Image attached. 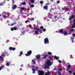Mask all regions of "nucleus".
Here are the masks:
<instances>
[{"mask_svg":"<svg viewBox=\"0 0 75 75\" xmlns=\"http://www.w3.org/2000/svg\"><path fill=\"white\" fill-rule=\"evenodd\" d=\"M54 17H55V18H57V17L56 16H54Z\"/></svg>","mask_w":75,"mask_h":75,"instance_id":"nucleus-59","label":"nucleus"},{"mask_svg":"<svg viewBox=\"0 0 75 75\" xmlns=\"http://www.w3.org/2000/svg\"><path fill=\"white\" fill-rule=\"evenodd\" d=\"M0 67H1V69H2V68L4 67V66H3V65H2Z\"/></svg>","mask_w":75,"mask_h":75,"instance_id":"nucleus-41","label":"nucleus"},{"mask_svg":"<svg viewBox=\"0 0 75 75\" xmlns=\"http://www.w3.org/2000/svg\"><path fill=\"white\" fill-rule=\"evenodd\" d=\"M62 8V9H63L62 10V11H64V10H65V9H64V8Z\"/></svg>","mask_w":75,"mask_h":75,"instance_id":"nucleus-46","label":"nucleus"},{"mask_svg":"<svg viewBox=\"0 0 75 75\" xmlns=\"http://www.w3.org/2000/svg\"><path fill=\"white\" fill-rule=\"evenodd\" d=\"M71 65H68L67 67L69 69V68H71Z\"/></svg>","mask_w":75,"mask_h":75,"instance_id":"nucleus-29","label":"nucleus"},{"mask_svg":"<svg viewBox=\"0 0 75 75\" xmlns=\"http://www.w3.org/2000/svg\"><path fill=\"white\" fill-rule=\"evenodd\" d=\"M6 66L8 67L10 65V64H9V63H8V62H7L6 63Z\"/></svg>","mask_w":75,"mask_h":75,"instance_id":"nucleus-18","label":"nucleus"},{"mask_svg":"<svg viewBox=\"0 0 75 75\" xmlns=\"http://www.w3.org/2000/svg\"><path fill=\"white\" fill-rule=\"evenodd\" d=\"M40 28L41 30H43V29L44 28V26H41L40 27Z\"/></svg>","mask_w":75,"mask_h":75,"instance_id":"nucleus-20","label":"nucleus"},{"mask_svg":"<svg viewBox=\"0 0 75 75\" xmlns=\"http://www.w3.org/2000/svg\"><path fill=\"white\" fill-rule=\"evenodd\" d=\"M31 24H30L29 25V27H30V28H31Z\"/></svg>","mask_w":75,"mask_h":75,"instance_id":"nucleus-42","label":"nucleus"},{"mask_svg":"<svg viewBox=\"0 0 75 75\" xmlns=\"http://www.w3.org/2000/svg\"><path fill=\"white\" fill-rule=\"evenodd\" d=\"M48 54L49 55H52V53H51V52H48Z\"/></svg>","mask_w":75,"mask_h":75,"instance_id":"nucleus-19","label":"nucleus"},{"mask_svg":"<svg viewBox=\"0 0 75 75\" xmlns=\"http://www.w3.org/2000/svg\"><path fill=\"white\" fill-rule=\"evenodd\" d=\"M63 34L64 35L66 36L68 34V32H67L64 31L63 32Z\"/></svg>","mask_w":75,"mask_h":75,"instance_id":"nucleus-14","label":"nucleus"},{"mask_svg":"<svg viewBox=\"0 0 75 75\" xmlns=\"http://www.w3.org/2000/svg\"><path fill=\"white\" fill-rule=\"evenodd\" d=\"M47 5H50V3H47Z\"/></svg>","mask_w":75,"mask_h":75,"instance_id":"nucleus-45","label":"nucleus"},{"mask_svg":"<svg viewBox=\"0 0 75 75\" xmlns=\"http://www.w3.org/2000/svg\"><path fill=\"white\" fill-rule=\"evenodd\" d=\"M3 5H4V4H3V2H1L0 3V6H3Z\"/></svg>","mask_w":75,"mask_h":75,"instance_id":"nucleus-30","label":"nucleus"},{"mask_svg":"<svg viewBox=\"0 0 75 75\" xmlns=\"http://www.w3.org/2000/svg\"><path fill=\"white\" fill-rule=\"evenodd\" d=\"M31 67H34V66H33V65Z\"/></svg>","mask_w":75,"mask_h":75,"instance_id":"nucleus-55","label":"nucleus"},{"mask_svg":"<svg viewBox=\"0 0 75 75\" xmlns=\"http://www.w3.org/2000/svg\"><path fill=\"white\" fill-rule=\"evenodd\" d=\"M52 10H53V9H51V10L50 11H52Z\"/></svg>","mask_w":75,"mask_h":75,"instance_id":"nucleus-52","label":"nucleus"},{"mask_svg":"<svg viewBox=\"0 0 75 75\" xmlns=\"http://www.w3.org/2000/svg\"><path fill=\"white\" fill-rule=\"evenodd\" d=\"M34 7V4H32L31 5V7Z\"/></svg>","mask_w":75,"mask_h":75,"instance_id":"nucleus-36","label":"nucleus"},{"mask_svg":"<svg viewBox=\"0 0 75 75\" xmlns=\"http://www.w3.org/2000/svg\"><path fill=\"white\" fill-rule=\"evenodd\" d=\"M17 8V6L14 5L13 7H12L13 10H15Z\"/></svg>","mask_w":75,"mask_h":75,"instance_id":"nucleus-12","label":"nucleus"},{"mask_svg":"<svg viewBox=\"0 0 75 75\" xmlns=\"http://www.w3.org/2000/svg\"><path fill=\"white\" fill-rule=\"evenodd\" d=\"M7 14V12H3V13H2V15H6Z\"/></svg>","mask_w":75,"mask_h":75,"instance_id":"nucleus-16","label":"nucleus"},{"mask_svg":"<svg viewBox=\"0 0 75 75\" xmlns=\"http://www.w3.org/2000/svg\"><path fill=\"white\" fill-rule=\"evenodd\" d=\"M54 75H57V74L56 73H54Z\"/></svg>","mask_w":75,"mask_h":75,"instance_id":"nucleus-64","label":"nucleus"},{"mask_svg":"<svg viewBox=\"0 0 75 75\" xmlns=\"http://www.w3.org/2000/svg\"><path fill=\"white\" fill-rule=\"evenodd\" d=\"M58 74L59 75H61V73H58Z\"/></svg>","mask_w":75,"mask_h":75,"instance_id":"nucleus-62","label":"nucleus"},{"mask_svg":"<svg viewBox=\"0 0 75 75\" xmlns=\"http://www.w3.org/2000/svg\"><path fill=\"white\" fill-rule=\"evenodd\" d=\"M71 32H69L68 33V34H71Z\"/></svg>","mask_w":75,"mask_h":75,"instance_id":"nucleus-53","label":"nucleus"},{"mask_svg":"<svg viewBox=\"0 0 75 75\" xmlns=\"http://www.w3.org/2000/svg\"><path fill=\"white\" fill-rule=\"evenodd\" d=\"M16 22H15L13 23H12L11 25V26H13V25H15V24H16Z\"/></svg>","mask_w":75,"mask_h":75,"instance_id":"nucleus-21","label":"nucleus"},{"mask_svg":"<svg viewBox=\"0 0 75 75\" xmlns=\"http://www.w3.org/2000/svg\"><path fill=\"white\" fill-rule=\"evenodd\" d=\"M34 29H36V30H38V31L39 30H40V29L37 28H34Z\"/></svg>","mask_w":75,"mask_h":75,"instance_id":"nucleus-32","label":"nucleus"},{"mask_svg":"<svg viewBox=\"0 0 75 75\" xmlns=\"http://www.w3.org/2000/svg\"><path fill=\"white\" fill-rule=\"evenodd\" d=\"M30 15H32L33 13H30Z\"/></svg>","mask_w":75,"mask_h":75,"instance_id":"nucleus-61","label":"nucleus"},{"mask_svg":"<svg viewBox=\"0 0 75 75\" xmlns=\"http://www.w3.org/2000/svg\"><path fill=\"white\" fill-rule=\"evenodd\" d=\"M73 37H75V34H73Z\"/></svg>","mask_w":75,"mask_h":75,"instance_id":"nucleus-48","label":"nucleus"},{"mask_svg":"<svg viewBox=\"0 0 75 75\" xmlns=\"http://www.w3.org/2000/svg\"><path fill=\"white\" fill-rule=\"evenodd\" d=\"M35 69H34V68H33L32 69V71H33V74H35V71H37V70H38V67H35Z\"/></svg>","mask_w":75,"mask_h":75,"instance_id":"nucleus-5","label":"nucleus"},{"mask_svg":"<svg viewBox=\"0 0 75 75\" xmlns=\"http://www.w3.org/2000/svg\"><path fill=\"white\" fill-rule=\"evenodd\" d=\"M3 17L4 18H7V16L6 15H3Z\"/></svg>","mask_w":75,"mask_h":75,"instance_id":"nucleus-23","label":"nucleus"},{"mask_svg":"<svg viewBox=\"0 0 75 75\" xmlns=\"http://www.w3.org/2000/svg\"><path fill=\"white\" fill-rule=\"evenodd\" d=\"M15 2L14 1H12V3H15Z\"/></svg>","mask_w":75,"mask_h":75,"instance_id":"nucleus-50","label":"nucleus"},{"mask_svg":"<svg viewBox=\"0 0 75 75\" xmlns=\"http://www.w3.org/2000/svg\"><path fill=\"white\" fill-rule=\"evenodd\" d=\"M73 74V75H75V73H74Z\"/></svg>","mask_w":75,"mask_h":75,"instance_id":"nucleus-63","label":"nucleus"},{"mask_svg":"<svg viewBox=\"0 0 75 75\" xmlns=\"http://www.w3.org/2000/svg\"><path fill=\"white\" fill-rule=\"evenodd\" d=\"M36 58L37 59H39L40 58V56L39 55H36Z\"/></svg>","mask_w":75,"mask_h":75,"instance_id":"nucleus-10","label":"nucleus"},{"mask_svg":"<svg viewBox=\"0 0 75 75\" xmlns=\"http://www.w3.org/2000/svg\"><path fill=\"white\" fill-rule=\"evenodd\" d=\"M1 68L0 67V71H1Z\"/></svg>","mask_w":75,"mask_h":75,"instance_id":"nucleus-54","label":"nucleus"},{"mask_svg":"<svg viewBox=\"0 0 75 75\" xmlns=\"http://www.w3.org/2000/svg\"><path fill=\"white\" fill-rule=\"evenodd\" d=\"M22 54H23V51H21L20 52V55H19V57H21V55H22Z\"/></svg>","mask_w":75,"mask_h":75,"instance_id":"nucleus-17","label":"nucleus"},{"mask_svg":"<svg viewBox=\"0 0 75 75\" xmlns=\"http://www.w3.org/2000/svg\"><path fill=\"white\" fill-rule=\"evenodd\" d=\"M32 61L33 62V63L34 64H35V61H34V60L32 59Z\"/></svg>","mask_w":75,"mask_h":75,"instance_id":"nucleus-22","label":"nucleus"},{"mask_svg":"<svg viewBox=\"0 0 75 75\" xmlns=\"http://www.w3.org/2000/svg\"><path fill=\"white\" fill-rule=\"evenodd\" d=\"M51 75L50 74V72L49 71H48L47 72H46V74H45V75Z\"/></svg>","mask_w":75,"mask_h":75,"instance_id":"nucleus-9","label":"nucleus"},{"mask_svg":"<svg viewBox=\"0 0 75 75\" xmlns=\"http://www.w3.org/2000/svg\"><path fill=\"white\" fill-rule=\"evenodd\" d=\"M32 54V51L31 50H30L28 51L27 53V54H25L26 56H28L29 55H31Z\"/></svg>","mask_w":75,"mask_h":75,"instance_id":"nucleus-3","label":"nucleus"},{"mask_svg":"<svg viewBox=\"0 0 75 75\" xmlns=\"http://www.w3.org/2000/svg\"><path fill=\"white\" fill-rule=\"evenodd\" d=\"M53 64V60L52 62H51V61L49 60L47 61L45 64V66L44 67L45 69H50V66H51V65Z\"/></svg>","mask_w":75,"mask_h":75,"instance_id":"nucleus-1","label":"nucleus"},{"mask_svg":"<svg viewBox=\"0 0 75 75\" xmlns=\"http://www.w3.org/2000/svg\"><path fill=\"white\" fill-rule=\"evenodd\" d=\"M62 69H63L62 68H60L59 69V71H62Z\"/></svg>","mask_w":75,"mask_h":75,"instance_id":"nucleus-33","label":"nucleus"},{"mask_svg":"<svg viewBox=\"0 0 75 75\" xmlns=\"http://www.w3.org/2000/svg\"><path fill=\"white\" fill-rule=\"evenodd\" d=\"M66 10H68V8H66Z\"/></svg>","mask_w":75,"mask_h":75,"instance_id":"nucleus-56","label":"nucleus"},{"mask_svg":"<svg viewBox=\"0 0 75 75\" xmlns=\"http://www.w3.org/2000/svg\"><path fill=\"white\" fill-rule=\"evenodd\" d=\"M35 33L37 35H38V31H35Z\"/></svg>","mask_w":75,"mask_h":75,"instance_id":"nucleus-25","label":"nucleus"},{"mask_svg":"<svg viewBox=\"0 0 75 75\" xmlns=\"http://www.w3.org/2000/svg\"><path fill=\"white\" fill-rule=\"evenodd\" d=\"M11 31H13L14 30H17V28L16 27H14L13 28H11Z\"/></svg>","mask_w":75,"mask_h":75,"instance_id":"nucleus-8","label":"nucleus"},{"mask_svg":"<svg viewBox=\"0 0 75 75\" xmlns=\"http://www.w3.org/2000/svg\"><path fill=\"white\" fill-rule=\"evenodd\" d=\"M68 72H69V73H70V74H72V71L70 70L68 71Z\"/></svg>","mask_w":75,"mask_h":75,"instance_id":"nucleus-35","label":"nucleus"},{"mask_svg":"<svg viewBox=\"0 0 75 75\" xmlns=\"http://www.w3.org/2000/svg\"><path fill=\"white\" fill-rule=\"evenodd\" d=\"M74 29H71V31L72 32H74Z\"/></svg>","mask_w":75,"mask_h":75,"instance_id":"nucleus-39","label":"nucleus"},{"mask_svg":"<svg viewBox=\"0 0 75 75\" xmlns=\"http://www.w3.org/2000/svg\"><path fill=\"white\" fill-rule=\"evenodd\" d=\"M49 18H52V17H49Z\"/></svg>","mask_w":75,"mask_h":75,"instance_id":"nucleus-57","label":"nucleus"},{"mask_svg":"<svg viewBox=\"0 0 75 75\" xmlns=\"http://www.w3.org/2000/svg\"><path fill=\"white\" fill-rule=\"evenodd\" d=\"M46 57H47V56H48V54H45V55Z\"/></svg>","mask_w":75,"mask_h":75,"instance_id":"nucleus-49","label":"nucleus"},{"mask_svg":"<svg viewBox=\"0 0 75 75\" xmlns=\"http://www.w3.org/2000/svg\"><path fill=\"white\" fill-rule=\"evenodd\" d=\"M9 50H13V51H15V50H16V48L14 47L13 48L12 47H10L9 48Z\"/></svg>","mask_w":75,"mask_h":75,"instance_id":"nucleus-7","label":"nucleus"},{"mask_svg":"<svg viewBox=\"0 0 75 75\" xmlns=\"http://www.w3.org/2000/svg\"><path fill=\"white\" fill-rule=\"evenodd\" d=\"M40 4H43L44 3V1H40Z\"/></svg>","mask_w":75,"mask_h":75,"instance_id":"nucleus-28","label":"nucleus"},{"mask_svg":"<svg viewBox=\"0 0 75 75\" xmlns=\"http://www.w3.org/2000/svg\"><path fill=\"white\" fill-rule=\"evenodd\" d=\"M75 18L74 15H71V17H70L69 18V20L70 21L72 20V19H74Z\"/></svg>","mask_w":75,"mask_h":75,"instance_id":"nucleus-6","label":"nucleus"},{"mask_svg":"<svg viewBox=\"0 0 75 75\" xmlns=\"http://www.w3.org/2000/svg\"><path fill=\"white\" fill-rule=\"evenodd\" d=\"M59 33H62V34H64V33L63 32V30H62V29H60L59 30Z\"/></svg>","mask_w":75,"mask_h":75,"instance_id":"nucleus-13","label":"nucleus"},{"mask_svg":"<svg viewBox=\"0 0 75 75\" xmlns=\"http://www.w3.org/2000/svg\"><path fill=\"white\" fill-rule=\"evenodd\" d=\"M21 9L22 10H25V8L24 7H22L21 8Z\"/></svg>","mask_w":75,"mask_h":75,"instance_id":"nucleus-27","label":"nucleus"},{"mask_svg":"<svg viewBox=\"0 0 75 75\" xmlns=\"http://www.w3.org/2000/svg\"><path fill=\"white\" fill-rule=\"evenodd\" d=\"M42 30H43V31L45 32V31H46V29H45L43 28Z\"/></svg>","mask_w":75,"mask_h":75,"instance_id":"nucleus-40","label":"nucleus"},{"mask_svg":"<svg viewBox=\"0 0 75 75\" xmlns=\"http://www.w3.org/2000/svg\"><path fill=\"white\" fill-rule=\"evenodd\" d=\"M49 58L50 60H52V57H49Z\"/></svg>","mask_w":75,"mask_h":75,"instance_id":"nucleus-34","label":"nucleus"},{"mask_svg":"<svg viewBox=\"0 0 75 75\" xmlns=\"http://www.w3.org/2000/svg\"><path fill=\"white\" fill-rule=\"evenodd\" d=\"M8 40H7V41H6V42L7 43V42H8Z\"/></svg>","mask_w":75,"mask_h":75,"instance_id":"nucleus-60","label":"nucleus"},{"mask_svg":"<svg viewBox=\"0 0 75 75\" xmlns=\"http://www.w3.org/2000/svg\"><path fill=\"white\" fill-rule=\"evenodd\" d=\"M71 28H75V25H72Z\"/></svg>","mask_w":75,"mask_h":75,"instance_id":"nucleus-31","label":"nucleus"},{"mask_svg":"<svg viewBox=\"0 0 75 75\" xmlns=\"http://www.w3.org/2000/svg\"><path fill=\"white\" fill-rule=\"evenodd\" d=\"M73 24H73V25H75V22H74Z\"/></svg>","mask_w":75,"mask_h":75,"instance_id":"nucleus-51","label":"nucleus"},{"mask_svg":"<svg viewBox=\"0 0 75 75\" xmlns=\"http://www.w3.org/2000/svg\"><path fill=\"white\" fill-rule=\"evenodd\" d=\"M48 6H45L44 7V9H45V10H48Z\"/></svg>","mask_w":75,"mask_h":75,"instance_id":"nucleus-11","label":"nucleus"},{"mask_svg":"<svg viewBox=\"0 0 75 75\" xmlns=\"http://www.w3.org/2000/svg\"><path fill=\"white\" fill-rule=\"evenodd\" d=\"M38 75H44V72L42 70H38Z\"/></svg>","mask_w":75,"mask_h":75,"instance_id":"nucleus-2","label":"nucleus"},{"mask_svg":"<svg viewBox=\"0 0 75 75\" xmlns=\"http://www.w3.org/2000/svg\"><path fill=\"white\" fill-rule=\"evenodd\" d=\"M44 41H45V44H47V43L48 44L49 43V40H48V39L47 38H46L45 39Z\"/></svg>","mask_w":75,"mask_h":75,"instance_id":"nucleus-4","label":"nucleus"},{"mask_svg":"<svg viewBox=\"0 0 75 75\" xmlns=\"http://www.w3.org/2000/svg\"><path fill=\"white\" fill-rule=\"evenodd\" d=\"M22 5H25L26 4V3L25 2H23L22 3Z\"/></svg>","mask_w":75,"mask_h":75,"instance_id":"nucleus-26","label":"nucleus"},{"mask_svg":"<svg viewBox=\"0 0 75 75\" xmlns=\"http://www.w3.org/2000/svg\"><path fill=\"white\" fill-rule=\"evenodd\" d=\"M31 20L32 21L34 20V18H32Z\"/></svg>","mask_w":75,"mask_h":75,"instance_id":"nucleus-44","label":"nucleus"},{"mask_svg":"<svg viewBox=\"0 0 75 75\" xmlns=\"http://www.w3.org/2000/svg\"><path fill=\"white\" fill-rule=\"evenodd\" d=\"M28 22H29V21L27 20V21H25V23H28Z\"/></svg>","mask_w":75,"mask_h":75,"instance_id":"nucleus-37","label":"nucleus"},{"mask_svg":"<svg viewBox=\"0 0 75 75\" xmlns=\"http://www.w3.org/2000/svg\"><path fill=\"white\" fill-rule=\"evenodd\" d=\"M2 58H3V57H1V56H0V59H2Z\"/></svg>","mask_w":75,"mask_h":75,"instance_id":"nucleus-47","label":"nucleus"},{"mask_svg":"<svg viewBox=\"0 0 75 75\" xmlns=\"http://www.w3.org/2000/svg\"><path fill=\"white\" fill-rule=\"evenodd\" d=\"M43 57H44L42 58V59H44V58L45 59H46L47 58V57L45 55H43Z\"/></svg>","mask_w":75,"mask_h":75,"instance_id":"nucleus-24","label":"nucleus"},{"mask_svg":"<svg viewBox=\"0 0 75 75\" xmlns=\"http://www.w3.org/2000/svg\"><path fill=\"white\" fill-rule=\"evenodd\" d=\"M58 62H59V63H62V62L59 60H58Z\"/></svg>","mask_w":75,"mask_h":75,"instance_id":"nucleus-38","label":"nucleus"},{"mask_svg":"<svg viewBox=\"0 0 75 75\" xmlns=\"http://www.w3.org/2000/svg\"><path fill=\"white\" fill-rule=\"evenodd\" d=\"M59 3V1H57V4H58V3Z\"/></svg>","mask_w":75,"mask_h":75,"instance_id":"nucleus-43","label":"nucleus"},{"mask_svg":"<svg viewBox=\"0 0 75 75\" xmlns=\"http://www.w3.org/2000/svg\"><path fill=\"white\" fill-rule=\"evenodd\" d=\"M54 58H55V59H57V60L59 59V57L56 56H54Z\"/></svg>","mask_w":75,"mask_h":75,"instance_id":"nucleus-15","label":"nucleus"},{"mask_svg":"<svg viewBox=\"0 0 75 75\" xmlns=\"http://www.w3.org/2000/svg\"><path fill=\"white\" fill-rule=\"evenodd\" d=\"M4 54H2V55H1V56H4Z\"/></svg>","mask_w":75,"mask_h":75,"instance_id":"nucleus-58","label":"nucleus"}]
</instances>
